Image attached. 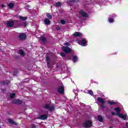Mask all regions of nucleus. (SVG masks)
Wrapping results in <instances>:
<instances>
[{"instance_id": "1", "label": "nucleus", "mask_w": 128, "mask_h": 128, "mask_svg": "<svg viewBox=\"0 0 128 128\" xmlns=\"http://www.w3.org/2000/svg\"><path fill=\"white\" fill-rule=\"evenodd\" d=\"M114 110L116 112V116H118L119 118H122L123 120H126V118H128V115H126V114L124 115L122 114H120V108H114Z\"/></svg>"}, {"instance_id": "2", "label": "nucleus", "mask_w": 128, "mask_h": 128, "mask_svg": "<svg viewBox=\"0 0 128 128\" xmlns=\"http://www.w3.org/2000/svg\"><path fill=\"white\" fill-rule=\"evenodd\" d=\"M78 44L80 46H88V42L86 39H82L81 41H78Z\"/></svg>"}, {"instance_id": "3", "label": "nucleus", "mask_w": 128, "mask_h": 128, "mask_svg": "<svg viewBox=\"0 0 128 128\" xmlns=\"http://www.w3.org/2000/svg\"><path fill=\"white\" fill-rule=\"evenodd\" d=\"M83 126H84V128H90V126H92V122L90 120H87L83 124Z\"/></svg>"}, {"instance_id": "4", "label": "nucleus", "mask_w": 128, "mask_h": 128, "mask_svg": "<svg viewBox=\"0 0 128 128\" xmlns=\"http://www.w3.org/2000/svg\"><path fill=\"white\" fill-rule=\"evenodd\" d=\"M62 50H63V52H66V54H70V52H72V50L68 46L62 47Z\"/></svg>"}, {"instance_id": "5", "label": "nucleus", "mask_w": 128, "mask_h": 128, "mask_svg": "<svg viewBox=\"0 0 128 128\" xmlns=\"http://www.w3.org/2000/svg\"><path fill=\"white\" fill-rule=\"evenodd\" d=\"M97 100L98 102H100V104H100V106L102 108H104V99L102 98H98Z\"/></svg>"}, {"instance_id": "6", "label": "nucleus", "mask_w": 128, "mask_h": 128, "mask_svg": "<svg viewBox=\"0 0 128 128\" xmlns=\"http://www.w3.org/2000/svg\"><path fill=\"white\" fill-rule=\"evenodd\" d=\"M45 108L46 110H48L50 112H52V110H54V106H50V104H46L45 105Z\"/></svg>"}, {"instance_id": "7", "label": "nucleus", "mask_w": 128, "mask_h": 128, "mask_svg": "<svg viewBox=\"0 0 128 128\" xmlns=\"http://www.w3.org/2000/svg\"><path fill=\"white\" fill-rule=\"evenodd\" d=\"M64 85H62L61 86H59L58 89V92L60 94H64Z\"/></svg>"}, {"instance_id": "8", "label": "nucleus", "mask_w": 128, "mask_h": 128, "mask_svg": "<svg viewBox=\"0 0 128 128\" xmlns=\"http://www.w3.org/2000/svg\"><path fill=\"white\" fill-rule=\"evenodd\" d=\"M12 104H20L22 102L20 99H15L12 101Z\"/></svg>"}, {"instance_id": "9", "label": "nucleus", "mask_w": 128, "mask_h": 128, "mask_svg": "<svg viewBox=\"0 0 128 128\" xmlns=\"http://www.w3.org/2000/svg\"><path fill=\"white\" fill-rule=\"evenodd\" d=\"M26 35L25 34H20L19 36L20 40H26Z\"/></svg>"}, {"instance_id": "10", "label": "nucleus", "mask_w": 128, "mask_h": 128, "mask_svg": "<svg viewBox=\"0 0 128 128\" xmlns=\"http://www.w3.org/2000/svg\"><path fill=\"white\" fill-rule=\"evenodd\" d=\"M39 120H46L48 118V116L46 114L41 115L38 117Z\"/></svg>"}, {"instance_id": "11", "label": "nucleus", "mask_w": 128, "mask_h": 128, "mask_svg": "<svg viewBox=\"0 0 128 128\" xmlns=\"http://www.w3.org/2000/svg\"><path fill=\"white\" fill-rule=\"evenodd\" d=\"M8 122H10V124H14V126H18V124H16L14 121V120H12V119L9 118L8 120Z\"/></svg>"}, {"instance_id": "12", "label": "nucleus", "mask_w": 128, "mask_h": 128, "mask_svg": "<svg viewBox=\"0 0 128 128\" xmlns=\"http://www.w3.org/2000/svg\"><path fill=\"white\" fill-rule=\"evenodd\" d=\"M80 14H81V16H83L84 18H88V14L84 11H80Z\"/></svg>"}, {"instance_id": "13", "label": "nucleus", "mask_w": 128, "mask_h": 128, "mask_svg": "<svg viewBox=\"0 0 128 128\" xmlns=\"http://www.w3.org/2000/svg\"><path fill=\"white\" fill-rule=\"evenodd\" d=\"M74 36H82V34L80 32H76L73 34Z\"/></svg>"}, {"instance_id": "14", "label": "nucleus", "mask_w": 128, "mask_h": 128, "mask_svg": "<svg viewBox=\"0 0 128 128\" xmlns=\"http://www.w3.org/2000/svg\"><path fill=\"white\" fill-rule=\"evenodd\" d=\"M44 22L45 24L48 25L50 24V20L49 19L46 18L44 20Z\"/></svg>"}, {"instance_id": "15", "label": "nucleus", "mask_w": 128, "mask_h": 128, "mask_svg": "<svg viewBox=\"0 0 128 128\" xmlns=\"http://www.w3.org/2000/svg\"><path fill=\"white\" fill-rule=\"evenodd\" d=\"M8 26H14V21H8L7 23Z\"/></svg>"}, {"instance_id": "16", "label": "nucleus", "mask_w": 128, "mask_h": 128, "mask_svg": "<svg viewBox=\"0 0 128 128\" xmlns=\"http://www.w3.org/2000/svg\"><path fill=\"white\" fill-rule=\"evenodd\" d=\"M18 18H20V20H26L28 19V17H22V16H19Z\"/></svg>"}, {"instance_id": "17", "label": "nucleus", "mask_w": 128, "mask_h": 128, "mask_svg": "<svg viewBox=\"0 0 128 128\" xmlns=\"http://www.w3.org/2000/svg\"><path fill=\"white\" fill-rule=\"evenodd\" d=\"M72 60L74 62H78V56H74Z\"/></svg>"}, {"instance_id": "18", "label": "nucleus", "mask_w": 128, "mask_h": 128, "mask_svg": "<svg viewBox=\"0 0 128 128\" xmlns=\"http://www.w3.org/2000/svg\"><path fill=\"white\" fill-rule=\"evenodd\" d=\"M98 120L99 121V122H103V120H104V119L102 118V116H98Z\"/></svg>"}, {"instance_id": "19", "label": "nucleus", "mask_w": 128, "mask_h": 128, "mask_svg": "<svg viewBox=\"0 0 128 128\" xmlns=\"http://www.w3.org/2000/svg\"><path fill=\"white\" fill-rule=\"evenodd\" d=\"M14 4L13 3H10L8 4V6L10 8H14Z\"/></svg>"}, {"instance_id": "20", "label": "nucleus", "mask_w": 128, "mask_h": 128, "mask_svg": "<svg viewBox=\"0 0 128 128\" xmlns=\"http://www.w3.org/2000/svg\"><path fill=\"white\" fill-rule=\"evenodd\" d=\"M108 104L110 105L116 104V102H114V101H108Z\"/></svg>"}, {"instance_id": "21", "label": "nucleus", "mask_w": 128, "mask_h": 128, "mask_svg": "<svg viewBox=\"0 0 128 128\" xmlns=\"http://www.w3.org/2000/svg\"><path fill=\"white\" fill-rule=\"evenodd\" d=\"M55 6H60L62 3L60 2H56L54 4Z\"/></svg>"}, {"instance_id": "22", "label": "nucleus", "mask_w": 128, "mask_h": 128, "mask_svg": "<svg viewBox=\"0 0 128 128\" xmlns=\"http://www.w3.org/2000/svg\"><path fill=\"white\" fill-rule=\"evenodd\" d=\"M40 40H42V42H46V38L44 37V36H42L40 38Z\"/></svg>"}, {"instance_id": "23", "label": "nucleus", "mask_w": 128, "mask_h": 128, "mask_svg": "<svg viewBox=\"0 0 128 128\" xmlns=\"http://www.w3.org/2000/svg\"><path fill=\"white\" fill-rule=\"evenodd\" d=\"M19 54H20L21 56H24V52L22 50H20L19 51Z\"/></svg>"}, {"instance_id": "24", "label": "nucleus", "mask_w": 128, "mask_h": 128, "mask_svg": "<svg viewBox=\"0 0 128 128\" xmlns=\"http://www.w3.org/2000/svg\"><path fill=\"white\" fill-rule=\"evenodd\" d=\"M88 94H90V96H94V92H92V90H90L88 91Z\"/></svg>"}, {"instance_id": "25", "label": "nucleus", "mask_w": 128, "mask_h": 128, "mask_svg": "<svg viewBox=\"0 0 128 128\" xmlns=\"http://www.w3.org/2000/svg\"><path fill=\"white\" fill-rule=\"evenodd\" d=\"M46 16L48 17V18L51 19L52 18V15L50 14L47 13L46 14Z\"/></svg>"}, {"instance_id": "26", "label": "nucleus", "mask_w": 128, "mask_h": 128, "mask_svg": "<svg viewBox=\"0 0 128 128\" xmlns=\"http://www.w3.org/2000/svg\"><path fill=\"white\" fill-rule=\"evenodd\" d=\"M60 55L61 56L63 57V58H66V54L62 52L60 53Z\"/></svg>"}, {"instance_id": "27", "label": "nucleus", "mask_w": 128, "mask_h": 128, "mask_svg": "<svg viewBox=\"0 0 128 128\" xmlns=\"http://www.w3.org/2000/svg\"><path fill=\"white\" fill-rule=\"evenodd\" d=\"M46 60L48 65V64H50V58L46 57Z\"/></svg>"}, {"instance_id": "28", "label": "nucleus", "mask_w": 128, "mask_h": 128, "mask_svg": "<svg viewBox=\"0 0 128 128\" xmlns=\"http://www.w3.org/2000/svg\"><path fill=\"white\" fill-rule=\"evenodd\" d=\"M16 96V94H12L10 95V98H14V96Z\"/></svg>"}, {"instance_id": "29", "label": "nucleus", "mask_w": 128, "mask_h": 128, "mask_svg": "<svg viewBox=\"0 0 128 128\" xmlns=\"http://www.w3.org/2000/svg\"><path fill=\"white\" fill-rule=\"evenodd\" d=\"M108 22H109L112 24V22H114V19H112V18H109Z\"/></svg>"}, {"instance_id": "30", "label": "nucleus", "mask_w": 128, "mask_h": 128, "mask_svg": "<svg viewBox=\"0 0 128 128\" xmlns=\"http://www.w3.org/2000/svg\"><path fill=\"white\" fill-rule=\"evenodd\" d=\"M60 23L62 24H66V21L64 20H61Z\"/></svg>"}, {"instance_id": "31", "label": "nucleus", "mask_w": 128, "mask_h": 128, "mask_svg": "<svg viewBox=\"0 0 128 128\" xmlns=\"http://www.w3.org/2000/svg\"><path fill=\"white\" fill-rule=\"evenodd\" d=\"M27 25H28V23H26V22H24L22 26L25 28V26H26Z\"/></svg>"}, {"instance_id": "32", "label": "nucleus", "mask_w": 128, "mask_h": 128, "mask_svg": "<svg viewBox=\"0 0 128 128\" xmlns=\"http://www.w3.org/2000/svg\"><path fill=\"white\" fill-rule=\"evenodd\" d=\"M31 128H36V125L34 124H32L31 125Z\"/></svg>"}, {"instance_id": "33", "label": "nucleus", "mask_w": 128, "mask_h": 128, "mask_svg": "<svg viewBox=\"0 0 128 128\" xmlns=\"http://www.w3.org/2000/svg\"><path fill=\"white\" fill-rule=\"evenodd\" d=\"M64 46H70V44H68V42H66L65 44H64Z\"/></svg>"}, {"instance_id": "34", "label": "nucleus", "mask_w": 128, "mask_h": 128, "mask_svg": "<svg viewBox=\"0 0 128 128\" xmlns=\"http://www.w3.org/2000/svg\"><path fill=\"white\" fill-rule=\"evenodd\" d=\"M126 128H128V122H126Z\"/></svg>"}, {"instance_id": "35", "label": "nucleus", "mask_w": 128, "mask_h": 128, "mask_svg": "<svg viewBox=\"0 0 128 128\" xmlns=\"http://www.w3.org/2000/svg\"><path fill=\"white\" fill-rule=\"evenodd\" d=\"M28 8H30V6H26V8H27V10H28Z\"/></svg>"}, {"instance_id": "36", "label": "nucleus", "mask_w": 128, "mask_h": 128, "mask_svg": "<svg viewBox=\"0 0 128 128\" xmlns=\"http://www.w3.org/2000/svg\"><path fill=\"white\" fill-rule=\"evenodd\" d=\"M112 116H114V114H116V113L112 112Z\"/></svg>"}, {"instance_id": "37", "label": "nucleus", "mask_w": 128, "mask_h": 128, "mask_svg": "<svg viewBox=\"0 0 128 128\" xmlns=\"http://www.w3.org/2000/svg\"><path fill=\"white\" fill-rule=\"evenodd\" d=\"M10 84V81H8V83H6V84Z\"/></svg>"}, {"instance_id": "38", "label": "nucleus", "mask_w": 128, "mask_h": 128, "mask_svg": "<svg viewBox=\"0 0 128 128\" xmlns=\"http://www.w3.org/2000/svg\"><path fill=\"white\" fill-rule=\"evenodd\" d=\"M2 8H4V5H2Z\"/></svg>"}, {"instance_id": "39", "label": "nucleus", "mask_w": 128, "mask_h": 128, "mask_svg": "<svg viewBox=\"0 0 128 128\" xmlns=\"http://www.w3.org/2000/svg\"><path fill=\"white\" fill-rule=\"evenodd\" d=\"M77 42H78V40H76Z\"/></svg>"}]
</instances>
